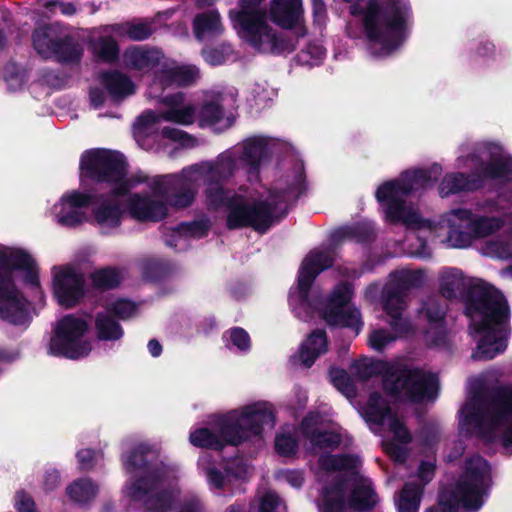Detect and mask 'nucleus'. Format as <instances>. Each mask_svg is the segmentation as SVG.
I'll use <instances>...</instances> for the list:
<instances>
[{
    "label": "nucleus",
    "mask_w": 512,
    "mask_h": 512,
    "mask_svg": "<svg viewBox=\"0 0 512 512\" xmlns=\"http://www.w3.org/2000/svg\"><path fill=\"white\" fill-rule=\"evenodd\" d=\"M462 302L470 335L480 336L471 358L491 360L502 354L511 335V312L503 293L483 280L470 279Z\"/></svg>",
    "instance_id": "nucleus-1"
},
{
    "label": "nucleus",
    "mask_w": 512,
    "mask_h": 512,
    "mask_svg": "<svg viewBox=\"0 0 512 512\" xmlns=\"http://www.w3.org/2000/svg\"><path fill=\"white\" fill-rule=\"evenodd\" d=\"M275 421L272 405L257 402L244 407L238 415L218 416L211 427L196 428L190 432L189 441L194 447L221 452L227 446L237 447L260 437L265 427H274Z\"/></svg>",
    "instance_id": "nucleus-2"
},
{
    "label": "nucleus",
    "mask_w": 512,
    "mask_h": 512,
    "mask_svg": "<svg viewBox=\"0 0 512 512\" xmlns=\"http://www.w3.org/2000/svg\"><path fill=\"white\" fill-rule=\"evenodd\" d=\"M350 13L362 16L364 35L370 45H380L379 56L390 55L409 36V0H368L365 7L352 5Z\"/></svg>",
    "instance_id": "nucleus-3"
},
{
    "label": "nucleus",
    "mask_w": 512,
    "mask_h": 512,
    "mask_svg": "<svg viewBox=\"0 0 512 512\" xmlns=\"http://www.w3.org/2000/svg\"><path fill=\"white\" fill-rule=\"evenodd\" d=\"M152 193L164 201L149 195L132 194L127 202L130 216L140 222H159L168 215V206L175 210L190 207L197 194L196 182L186 175V168L178 174L157 176L150 183Z\"/></svg>",
    "instance_id": "nucleus-4"
},
{
    "label": "nucleus",
    "mask_w": 512,
    "mask_h": 512,
    "mask_svg": "<svg viewBox=\"0 0 512 512\" xmlns=\"http://www.w3.org/2000/svg\"><path fill=\"white\" fill-rule=\"evenodd\" d=\"M489 470L488 461L479 455L466 459L458 480L441 489L437 505L427 508L425 512H458L460 507L478 511L483 505L482 493Z\"/></svg>",
    "instance_id": "nucleus-5"
},
{
    "label": "nucleus",
    "mask_w": 512,
    "mask_h": 512,
    "mask_svg": "<svg viewBox=\"0 0 512 512\" xmlns=\"http://www.w3.org/2000/svg\"><path fill=\"white\" fill-rule=\"evenodd\" d=\"M423 279L421 270H395L389 274V281L381 290L382 309L389 316L388 324L396 335L403 336L412 332L409 319L403 317L407 308L406 297L412 288L422 286Z\"/></svg>",
    "instance_id": "nucleus-6"
},
{
    "label": "nucleus",
    "mask_w": 512,
    "mask_h": 512,
    "mask_svg": "<svg viewBox=\"0 0 512 512\" xmlns=\"http://www.w3.org/2000/svg\"><path fill=\"white\" fill-rule=\"evenodd\" d=\"M235 168V159L230 154H220L214 162L195 164L187 169L203 177L205 204L208 210L227 208L237 198L234 190L225 186L233 177Z\"/></svg>",
    "instance_id": "nucleus-7"
},
{
    "label": "nucleus",
    "mask_w": 512,
    "mask_h": 512,
    "mask_svg": "<svg viewBox=\"0 0 512 512\" xmlns=\"http://www.w3.org/2000/svg\"><path fill=\"white\" fill-rule=\"evenodd\" d=\"M150 449L146 445H138L127 455L122 456L123 468L126 473L142 471V474L127 482L125 493L130 500L142 499L149 491L157 489L167 479L168 473L164 464L157 459L149 460Z\"/></svg>",
    "instance_id": "nucleus-8"
},
{
    "label": "nucleus",
    "mask_w": 512,
    "mask_h": 512,
    "mask_svg": "<svg viewBox=\"0 0 512 512\" xmlns=\"http://www.w3.org/2000/svg\"><path fill=\"white\" fill-rule=\"evenodd\" d=\"M88 329L85 319L73 314L63 316L50 338L48 353L71 360L87 357L92 350L90 341L84 339Z\"/></svg>",
    "instance_id": "nucleus-9"
},
{
    "label": "nucleus",
    "mask_w": 512,
    "mask_h": 512,
    "mask_svg": "<svg viewBox=\"0 0 512 512\" xmlns=\"http://www.w3.org/2000/svg\"><path fill=\"white\" fill-rule=\"evenodd\" d=\"M80 170L84 177L96 183L118 185L128 174L125 156L114 150L95 148L83 152Z\"/></svg>",
    "instance_id": "nucleus-10"
},
{
    "label": "nucleus",
    "mask_w": 512,
    "mask_h": 512,
    "mask_svg": "<svg viewBox=\"0 0 512 512\" xmlns=\"http://www.w3.org/2000/svg\"><path fill=\"white\" fill-rule=\"evenodd\" d=\"M392 384L393 390L388 394L398 397L401 393L414 404L436 398L439 391V380L436 374L426 373L420 368H411L406 364L397 363Z\"/></svg>",
    "instance_id": "nucleus-11"
},
{
    "label": "nucleus",
    "mask_w": 512,
    "mask_h": 512,
    "mask_svg": "<svg viewBox=\"0 0 512 512\" xmlns=\"http://www.w3.org/2000/svg\"><path fill=\"white\" fill-rule=\"evenodd\" d=\"M27 303L15 283L6 250L0 249V319L16 326L27 324L30 321Z\"/></svg>",
    "instance_id": "nucleus-12"
},
{
    "label": "nucleus",
    "mask_w": 512,
    "mask_h": 512,
    "mask_svg": "<svg viewBox=\"0 0 512 512\" xmlns=\"http://www.w3.org/2000/svg\"><path fill=\"white\" fill-rule=\"evenodd\" d=\"M488 429L493 434L499 433L503 447H512V384L491 389Z\"/></svg>",
    "instance_id": "nucleus-13"
},
{
    "label": "nucleus",
    "mask_w": 512,
    "mask_h": 512,
    "mask_svg": "<svg viewBox=\"0 0 512 512\" xmlns=\"http://www.w3.org/2000/svg\"><path fill=\"white\" fill-rule=\"evenodd\" d=\"M287 214V191H270L268 199L249 203V228L260 234H265L276 219H282Z\"/></svg>",
    "instance_id": "nucleus-14"
},
{
    "label": "nucleus",
    "mask_w": 512,
    "mask_h": 512,
    "mask_svg": "<svg viewBox=\"0 0 512 512\" xmlns=\"http://www.w3.org/2000/svg\"><path fill=\"white\" fill-rule=\"evenodd\" d=\"M229 17L244 41L257 51L264 49V37L270 31L266 10H230Z\"/></svg>",
    "instance_id": "nucleus-15"
},
{
    "label": "nucleus",
    "mask_w": 512,
    "mask_h": 512,
    "mask_svg": "<svg viewBox=\"0 0 512 512\" xmlns=\"http://www.w3.org/2000/svg\"><path fill=\"white\" fill-rule=\"evenodd\" d=\"M199 77V70L193 65L170 66L164 63L153 73L149 87L150 95L159 100V95H166L167 89H176L193 85Z\"/></svg>",
    "instance_id": "nucleus-16"
},
{
    "label": "nucleus",
    "mask_w": 512,
    "mask_h": 512,
    "mask_svg": "<svg viewBox=\"0 0 512 512\" xmlns=\"http://www.w3.org/2000/svg\"><path fill=\"white\" fill-rule=\"evenodd\" d=\"M85 284L83 273L70 265L62 267L53 276V293L59 305L66 309L75 307L85 296Z\"/></svg>",
    "instance_id": "nucleus-17"
},
{
    "label": "nucleus",
    "mask_w": 512,
    "mask_h": 512,
    "mask_svg": "<svg viewBox=\"0 0 512 512\" xmlns=\"http://www.w3.org/2000/svg\"><path fill=\"white\" fill-rule=\"evenodd\" d=\"M409 186H405L401 177L383 182L375 192L377 202L384 208L388 222L396 224L402 218Z\"/></svg>",
    "instance_id": "nucleus-18"
},
{
    "label": "nucleus",
    "mask_w": 512,
    "mask_h": 512,
    "mask_svg": "<svg viewBox=\"0 0 512 512\" xmlns=\"http://www.w3.org/2000/svg\"><path fill=\"white\" fill-rule=\"evenodd\" d=\"M334 265L331 251L311 250L303 259L298 271L297 287L302 301H307L316 277Z\"/></svg>",
    "instance_id": "nucleus-19"
},
{
    "label": "nucleus",
    "mask_w": 512,
    "mask_h": 512,
    "mask_svg": "<svg viewBox=\"0 0 512 512\" xmlns=\"http://www.w3.org/2000/svg\"><path fill=\"white\" fill-rule=\"evenodd\" d=\"M270 157L271 150L266 137L253 136L243 141L239 160L246 168L249 179L258 178L260 167L268 162Z\"/></svg>",
    "instance_id": "nucleus-20"
},
{
    "label": "nucleus",
    "mask_w": 512,
    "mask_h": 512,
    "mask_svg": "<svg viewBox=\"0 0 512 512\" xmlns=\"http://www.w3.org/2000/svg\"><path fill=\"white\" fill-rule=\"evenodd\" d=\"M165 58L161 49L149 45H131L123 52V63L130 69L148 73L158 66Z\"/></svg>",
    "instance_id": "nucleus-21"
},
{
    "label": "nucleus",
    "mask_w": 512,
    "mask_h": 512,
    "mask_svg": "<svg viewBox=\"0 0 512 512\" xmlns=\"http://www.w3.org/2000/svg\"><path fill=\"white\" fill-rule=\"evenodd\" d=\"M8 264L14 276L15 271H23L22 282L30 289H40L39 268L35 259L22 248H4Z\"/></svg>",
    "instance_id": "nucleus-22"
},
{
    "label": "nucleus",
    "mask_w": 512,
    "mask_h": 512,
    "mask_svg": "<svg viewBox=\"0 0 512 512\" xmlns=\"http://www.w3.org/2000/svg\"><path fill=\"white\" fill-rule=\"evenodd\" d=\"M481 188L482 181L477 172H452L445 174L442 178L438 192L441 198H446L461 192H474Z\"/></svg>",
    "instance_id": "nucleus-23"
},
{
    "label": "nucleus",
    "mask_w": 512,
    "mask_h": 512,
    "mask_svg": "<svg viewBox=\"0 0 512 512\" xmlns=\"http://www.w3.org/2000/svg\"><path fill=\"white\" fill-rule=\"evenodd\" d=\"M98 80L109 96L115 100H123L135 93V84L131 78L119 70H104L99 73Z\"/></svg>",
    "instance_id": "nucleus-24"
},
{
    "label": "nucleus",
    "mask_w": 512,
    "mask_h": 512,
    "mask_svg": "<svg viewBox=\"0 0 512 512\" xmlns=\"http://www.w3.org/2000/svg\"><path fill=\"white\" fill-rule=\"evenodd\" d=\"M184 100L185 94L182 91L168 93L167 95H159L158 102L170 108L161 114V118L165 121L183 125L192 124L194 121L195 109L191 105L179 108L183 104Z\"/></svg>",
    "instance_id": "nucleus-25"
},
{
    "label": "nucleus",
    "mask_w": 512,
    "mask_h": 512,
    "mask_svg": "<svg viewBox=\"0 0 512 512\" xmlns=\"http://www.w3.org/2000/svg\"><path fill=\"white\" fill-rule=\"evenodd\" d=\"M377 234L372 223L366 221L355 222L334 230L330 236L333 244L349 240L358 244L368 245L376 240Z\"/></svg>",
    "instance_id": "nucleus-26"
},
{
    "label": "nucleus",
    "mask_w": 512,
    "mask_h": 512,
    "mask_svg": "<svg viewBox=\"0 0 512 512\" xmlns=\"http://www.w3.org/2000/svg\"><path fill=\"white\" fill-rule=\"evenodd\" d=\"M301 14V0H272L270 18L283 29L293 28L299 22Z\"/></svg>",
    "instance_id": "nucleus-27"
},
{
    "label": "nucleus",
    "mask_w": 512,
    "mask_h": 512,
    "mask_svg": "<svg viewBox=\"0 0 512 512\" xmlns=\"http://www.w3.org/2000/svg\"><path fill=\"white\" fill-rule=\"evenodd\" d=\"M328 337L324 329L313 330L303 341L299 348L301 363L310 368L318 357L328 350Z\"/></svg>",
    "instance_id": "nucleus-28"
},
{
    "label": "nucleus",
    "mask_w": 512,
    "mask_h": 512,
    "mask_svg": "<svg viewBox=\"0 0 512 512\" xmlns=\"http://www.w3.org/2000/svg\"><path fill=\"white\" fill-rule=\"evenodd\" d=\"M194 37L203 41L205 37H218L224 32L219 12L210 9L194 16L192 21Z\"/></svg>",
    "instance_id": "nucleus-29"
},
{
    "label": "nucleus",
    "mask_w": 512,
    "mask_h": 512,
    "mask_svg": "<svg viewBox=\"0 0 512 512\" xmlns=\"http://www.w3.org/2000/svg\"><path fill=\"white\" fill-rule=\"evenodd\" d=\"M345 488L343 479L324 486L317 501L318 512H346Z\"/></svg>",
    "instance_id": "nucleus-30"
},
{
    "label": "nucleus",
    "mask_w": 512,
    "mask_h": 512,
    "mask_svg": "<svg viewBox=\"0 0 512 512\" xmlns=\"http://www.w3.org/2000/svg\"><path fill=\"white\" fill-rule=\"evenodd\" d=\"M301 431L311 445L319 449H336L342 442V437L337 432L313 428L312 419L309 416L303 418Z\"/></svg>",
    "instance_id": "nucleus-31"
},
{
    "label": "nucleus",
    "mask_w": 512,
    "mask_h": 512,
    "mask_svg": "<svg viewBox=\"0 0 512 512\" xmlns=\"http://www.w3.org/2000/svg\"><path fill=\"white\" fill-rule=\"evenodd\" d=\"M442 172L441 165L434 163L429 168H418L411 171H405L401 178L405 186H409V194L419 189H426L434 186Z\"/></svg>",
    "instance_id": "nucleus-32"
},
{
    "label": "nucleus",
    "mask_w": 512,
    "mask_h": 512,
    "mask_svg": "<svg viewBox=\"0 0 512 512\" xmlns=\"http://www.w3.org/2000/svg\"><path fill=\"white\" fill-rule=\"evenodd\" d=\"M322 318L329 326L350 328L358 335L363 327L361 312L357 308L353 309H324Z\"/></svg>",
    "instance_id": "nucleus-33"
},
{
    "label": "nucleus",
    "mask_w": 512,
    "mask_h": 512,
    "mask_svg": "<svg viewBox=\"0 0 512 512\" xmlns=\"http://www.w3.org/2000/svg\"><path fill=\"white\" fill-rule=\"evenodd\" d=\"M92 210L94 221L101 227L117 228L121 225L123 211L119 202L103 195Z\"/></svg>",
    "instance_id": "nucleus-34"
},
{
    "label": "nucleus",
    "mask_w": 512,
    "mask_h": 512,
    "mask_svg": "<svg viewBox=\"0 0 512 512\" xmlns=\"http://www.w3.org/2000/svg\"><path fill=\"white\" fill-rule=\"evenodd\" d=\"M397 363H390L384 360H378L370 363L357 364V375L363 380H368L374 376H382V388L386 394L393 390L392 378Z\"/></svg>",
    "instance_id": "nucleus-35"
},
{
    "label": "nucleus",
    "mask_w": 512,
    "mask_h": 512,
    "mask_svg": "<svg viewBox=\"0 0 512 512\" xmlns=\"http://www.w3.org/2000/svg\"><path fill=\"white\" fill-rule=\"evenodd\" d=\"M83 54V45L70 34L59 37L52 51V56L61 64H78L81 62Z\"/></svg>",
    "instance_id": "nucleus-36"
},
{
    "label": "nucleus",
    "mask_w": 512,
    "mask_h": 512,
    "mask_svg": "<svg viewBox=\"0 0 512 512\" xmlns=\"http://www.w3.org/2000/svg\"><path fill=\"white\" fill-rule=\"evenodd\" d=\"M482 181L485 180H506L512 174L511 156H493L490 161L482 163L481 169L476 171Z\"/></svg>",
    "instance_id": "nucleus-37"
},
{
    "label": "nucleus",
    "mask_w": 512,
    "mask_h": 512,
    "mask_svg": "<svg viewBox=\"0 0 512 512\" xmlns=\"http://www.w3.org/2000/svg\"><path fill=\"white\" fill-rule=\"evenodd\" d=\"M420 317L424 318L430 325L435 324L437 334L444 335V324L447 314V304L438 297L430 296L422 301L418 310Z\"/></svg>",
    "instance_id": "nucleus-38"
},
{
    "label": "nucleus",
    "mask_w": 512,
    "mask_h": 512,
    "mask_svg": "<svg viewBox=\"0 0 512 512\" xmlns=\"http://www.w3.org/2000/svg\"><path fill=\"white\" fill-rule=\"evenodd\" d=\"M364 415L367 422L383 425L386 419L391 421V417L397 414L393 413L388 401L379 392L374 391L369 394Z\"/></svg>",
    "instance_id": "nucleus-39"
},
{
    "label": "nucleus",
    "mask_w": 512,
    "mask_h": 512,
    "mask_svg": "<svg viewBox=\"0 0 512 512\" xmlns=\"http://www.w3.org/2000/svg\"><path fill=\"white\" fill-rule=\"evenodd\" d=\"M163 484L149 491L142 499L133 501L142 502L145 512H169L175 502V495L170 488L161 489Z\"/></svg>",
    "instance_id": "nucleus-40"
},
{
    "label": "nucleus",
    "mask_w": 512,
    "mask_h": 512,
    "mask_svg": "<svg viewBox=\"0 0 512 512\" xmlns=\"http://www.w3.org/2000/svg\"><path fill=\"white\" fill-rule=\"evenodd\" d=\"M468 284L469 280H466L461 270L450 268L440 275L439 293L447 300H454L458 292H465Z\"/></svg>",
    "instance_id": "nucleus-41"
},
{
    "label": "nucleus",
    "mask_w": 512,
    "mask_h": 512,
    "mask_svg": "<svg viewBox=\"0 0 512 512\" xmlns=\"http://www.w3.org/2000/svg\"><path fill=\"white\" fill-rule=\"evenodd\" d=\"M423 490V485L417 482H406L396 501L398 512H418Z\"/></svg>",
    "instance_id": "nucleus-42"
},
{
    "label": "nucleus",
    "mask_w": 512,
    "mask_h": 512,
    "mask_svg": "<svg viewBox=\"0 0 512 512\" xmlns=\"http://www.w3.org/2000/svg\"><path fill=\"white\" fill-rule=\"evenodd\" d=\"M96 336L100 341L120 340L124 331L118 321L112 315L105 312H98L95 317Z\"/></svg>",
    "instance_id": "nucleus-43"
},
{
    "label": "nucleus",
    "mask_w": 512,
    "mask_h": 512,
    "mask_svg": "<svg viewBox=\"0 0 512 512\" xmlns=\"http://www.w3.org/2000/svg\"><path fill=\"white\" fill-rule=\"evenodd\" d=\"M347 502L356 512L371 510L377 504V494L370 485L359 484L352 489Z\"/></svg>",
    "instance_id": "nucleus-44"
},
{
    "label": "nucleus",
    "mask_w": 512,
    "mask_h": 512,
    "mask_svg": "<svg viewBox=\"0 0 512 512\" xmlns=\"http://www.w3.org/2000/svg\"><path fill=\"white\" fill-rule=\"evenodd\" d=\"M59 37L55 36V30L49 24L36 28L32 33V45L35 51L44 59L52 56Z\"/></svg>",
    "instance_id": "nucleus-45"
},
{
    "label": "nucleus",
    "mask_w": 512,
    "mask_h": 512,
    "mask_svg": "<svg viewBox=\"0 0 512 512\" xmlns=\"http://www.w3.org/2000/svg\"><path fill=\"white\" fill-rule=\"evenodd\" d=\"M358 460L352 454H325L319 457L318 464L326 472L352 471L357 469Z\"/></svg>",
    "instance_id": "nucleus-46"
},
{
    "label": "nucleus",
    "mask_w": 512,
    "mask_h": 512,
    "mask_svg": "<svg viewBox=\"0 0 512 512\" xmlns=\"http://www.w3.org/2000/svg\"><path fill=\"white\" fill-rule=\"evenodd\" d=\"M66 494L74 503L88 504L97 496L98 486L90 478H80L66 488Z\"/></svg>",
    "instance_id": "nucleus-47"
},
{
    "label": "nucleus",
    "mask_w": 512,
    "mask_h": 512,
    "mask_svg": "<svg viewBox=\"0 0 512 512\" xmlns=\"http://www.w3.org/2000/svg\"><path fill=\"white\" fill-rule=\"evenodd\" d=\"M92 286L99 291L118 288L123 280L121 271L116 267L106 266L90 274Z\"/></svg>",
    "instance_id": "nucleus-48"
},
{
    "label": "nucleus",
    "mask_w": 512,
    "mask_h": 512,
    "mask_svg": "<svg viewBox=\"0 0 512 512\" xmlns=\"http://www.w3.org/2000/svg\"><path fill=\"white\" fill-rule=\"evenodd\" d=\"M226 228L228 230H237L249 228V202L244 201L237 196L227 207Z\"/></svg>",
    "instance_id": "nucleus-49"
},
{
    "label": "nucleus",
    "mask_w": 512,
    "mask_h": 512,
    "mask_svg": "<svg viewBox=\"0 0 512 512\" xmlns=\"http://www.w3.org/2000/svg\"><path fill=\"white\" fill-rule=\"evenodd\" d=\"M114 31L131 41L141 42L149 39L153 35L154 27L152 23L148 21H129L123 24H117Z\"/></svg>",
    "instance_id": "nucleus-50"
},
{
    "label": "nucleus",
    "mask_w": 512,
    "mask_h": 512,
    "mask_svg": "<svg viewBox=\"0 0 512 512\" xmlns=\"http://www.w3.org/2000/svg\"><path fill=\"white\" fill-rule=\"evenodd\" d=\"M92 52L101 62L112 64L118 61L120 55V47L114 37L100 36L92 44Z\"/></svg>",
    "instance_id": "nucleus-51"
},
{
    "label": "nucleus",
    "mask_w": 512,
    "mask_h": 512,
    "mask_svg": "<svg viewBox=\"0 0 512 512\" xmlns=\"http://www.w3.org/2000/svg\"><path fill=\"white\" fill-rule=\"evenodd\" d=\"M234 54L231 44L222 42L217 45H208L202 48L201 56L211 66H220Z\"/></svg>",
    "instance_id": "nucleus-52"
},
{
    "label": "nucleus",
    "mask_w": 512,
    "mask_h": 512,
    "mask_svg": "<svg viewBox=\"0 0 512 512\" xmlns=\"http://www.w3.org/2000/svg\"><path fill=\"white\" fill-rule=\"evenodd\" d=\"M172 271L171 264L165 260L150 259L142 265V277L145 281L158 283L164 280Z\"/></svg>",
    "instance_id": "nucleus-53"
},
{
    "label": "nucleus",
    "mask_w": 512,
    "mask_h": 512,
    "mask_svg": "<svg viewBox=\"0 0 512 512\" xmlns=\"http://www.w3.org/2000/svg\"><path fill=\"white\" fill-rule=\"evenodd\" d=\"M268 46L273 54L291 53L295 50V42L283 34H277L270 26V31L264 37V47ZM265 48L262 50L264 51Z\"/></svg>",
    "instance_id": "nucleus-54"
},
{
    "label": "nucleus",
    "mask_w": 512,
    "mask_h": 512,
    "mask_svg": "<svg viewBox=\"0 0 512 512\" xmlns=\"http://www.w3.org/2000/svg\"><path fill=\"white\" fill-rule=\"evenodd\" d=\"M224 117V107L218 101H206L199 111L200 126H211L219 123Z\"/></svg>",
    "instance_id": "nucleus-55"
},
{
    "label": "nucleus",
    "mask_w": 512,
    "mask_h": 512,
    "mask_svg": "<svg viewBox=\"0 0 512 512\" xmlns=\"http://www.w3.org/2000/svg\"><path fill=\"white\" fill-rule=\"evenodd\" d=\"M353 293V285L350 282H341L334 288L324 309L345 308L352 299Z\"/></svg>",
    "instance_id": "nucleus-56"
},
{
    "label": "nucleus",
    "mask_w": 512,
    "mask_h": 512,
    "mask_svg": "<svg viewBox=\"0 0 512 512\" xmlns=\"http://www.w3.org/2000/svg\"><path fill=\"white\" fill-rule=\"evenodd\" d=\"M102 198L103 194H91L74 190L70 193L64 194L61 200L70 207L77 209L87 208L90 205L96 204Z\"/></svg>",
    "instance_id": "nucleus-57"
},
{
    "label": "nucleus",
    "mask_w": 512,
    "mask_h": 512,
    "mask_svg": "<svg viewBox=\"0 0 512 512\" xmlns=\"http://www.w3.org/2000/svg\"><path fill=\"white\" fill-rule=\"evenodd\" d=\"M148 179V175L142 171H138L132 174L130 177L125 176V178L121 180L118 185L114 186L110 190V195L114 197H124L129 194L133 187L139 184L147 183Z\"/></svg>",
    "instance_id": "nucleus-58"
},
{
    "label": "nucleus",
    "mask_w": 512,
    "mask_h": 512,
    "mask_svg": "<svg viewBox=\"0 0 512 512\" xmlns=\"http://www.w3.org/2000/svg\"><path fill=\"white\" fill-rule=\"evenodd\" d=\"M450 229L448 232V240L456 248L469 247L475 240L471 228H460L456 223L449 219Z\"/></svg>",
    "instance_id": "nucleus-59"
},
{
    "label": "nucleus",
    "mask_w": 512,
    "mask_h": 512,
    "mask_svg": "<svg viewBox=\"0 0 512 512\" xmlns=\"http://www.w3.org/2000/svg\"><path fill=\"white\" fill-rule=\"evenodd\" d=\"M284 190L287 191V209L289 208V199L290 194L296 191V195L294 197V201H297L298 198L303 195L307 190L306 185V173L304 163L302 161L298 162L294 166V181Z\"/></svg>",
    "instance_id": "nucleus-60"
},
{
    "label": "nucleus",
    "mask_w": 512,
    "mask_h": 512,
    "mask_svg": "<svg viewBox=\"0 0 512 512\" xmlns=\"http://www.w3.org/2000/svg\"><path fill=\"white\" fill-rule=\"evenodd\" d=\"M495 222L496 219L494 218L482 216L474 218L468 225H465V228H471L474 238L478 239L495 233L498 228V225H496Z\"/></svg>",
    "instance_id": "nucleus-61"
},
{
    "label": "nucleus",
    "mask_w": 512,
    "mask_h": 512,
    "mask_svg": "<svg viewBox=\"0 0 512 512\" xmlns=\"http://www.w3.org/2000/svg\"><path fill=\"white\" fill-rule=\"evenodd\" d=\"M274 448L279 456L289 458L297 453L299 443L291 434H278L275 437Z\"/></svg>",
    "instance_id": "nucleus-62"
},
{
    "label": "nucleus",
    "mask_w": 512,
    "mask_h": 512,
    "mask_svg": "<svg viewBox=\"0 0 512 512\" xmlns=\"http://www.w3.org/2000/svg\"><path fill=\"white\" fill-rule=\"evenodd\" d=\"M389 430L393 433V440L400 444H410L413 440L412 434L403 421L397 415L391 417L389 421Z\"/></svg>",
    "instance_id": "nucleus-63"
},
{
    "label": "nucleus",
    "mask_w": 512,
    "mask_h": 512,
    "mask_svg": "<svg viewBox=\"0 0 512 512\" xmlns=\"http://www.w3.org/2000/svg\"><path fill=\"white\" fill-rule=\"evenodd\" d=\"M136 311V304L127 299H119L108 307V313L121 320L131 318L136 313Z\"/></svg>",
    "instance_id": "nucleus-64"
}]
</instances>
